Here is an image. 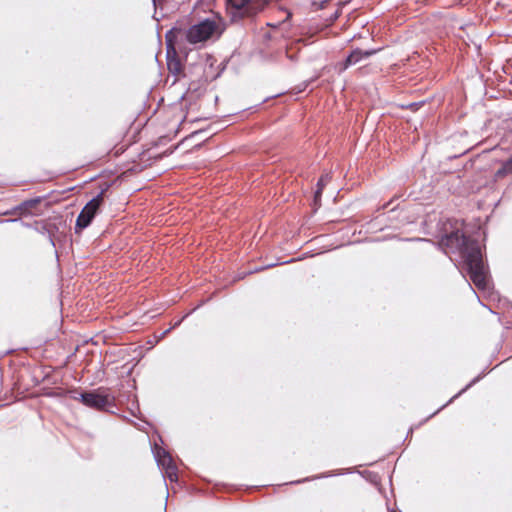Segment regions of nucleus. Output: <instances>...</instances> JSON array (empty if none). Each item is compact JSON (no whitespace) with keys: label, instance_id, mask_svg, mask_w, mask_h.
Segmentation results:
<instances>
[{"label":"nucleus","instance_id":"obj_25","mask_svg":"<svg viewBox=\"0 0 512 512\" xmlns=\"http://www.w3.org/2000/svg\"><path fill=\"white\" fill-rule=\"evenodd\" d=\"M191 312H189L188 314H186L182 319H180L179 321H177L174 325V327H177L178 325H180V323L183 321V319H185Z\"/></svg>","mask_w":512,"mask_h":512},{"label":"nucleus","instance_id":"obj_9","mask_svg":"<svg viewBox=\"0 0 512 512\" xmlns=\"http://www.w3.org/2000/svg\"><path fill=\"white\" fill-rule=\"evenodd\" d=\"M168 71L175 76L183 73V65L181 59L177 55L176 49H168L166 54Z\"/></svg>","mask_w":512,"mask_h":512},{"label":"nucleus","instance_id":"obj_4","mask_svg":"<svg viewBox=\"0 0 512 512\" xmlns=\"http://www.w3.org/2000/svg\"><path fill=\"white\" fill-rule=\"evenodd\" d=\"M108 188L102 189L96 196L89 200L82 208L77 216L75 223V233L80 234L86 229L99 213L100 208L104 202V193Z\"/></svg>","mask_w":512,"mask_h":512},{"label":"nucleus","instance_id":"obj_3","mask_svg":"<svg viewBox=\"0 0 512 512\" xmlns=\"http://www.w3.org/2000/svg\"><path fill=\"white\" fill-rule=\"evenodd\" d=\"M224 32L221 19L206 18L192 26L185 32V38L190 44L204 43L208 40L218 39Z\"/></svg>","mask_w":512,"mask_h":512},{"label":"nucleus","instance_id":"obj_30","mask_svg":"<svg viewBox=\"0 0 512 512\" xmlns=\"http://www.w3.org/2000/svg\"><path fill=\"white\" fill-rule=\"evenodd\" d=\"M153 18H154L155 20L159 21L158 17H156V12L154 13Z\"/></svg>","mask_w":512,"mask_h":512},{"label":"nucleus","instance_id":"obj_28","mask_svg":"<svg viewBox=\"0 0 512 512\" xmlns=\"http://www.w3.org/2000/svg\"><path fill=\"white\" fill-rule=\"evenodd\" d=\"M389 204H390V202H388V203L384 204V205L382 206V208H381V209H385V208H387V207L389 206Z\"/></svg>","mask_w":512,"mask_h":512},{"label":"nucleus","instance_id":"obj_31","mask_svg":"<svg viewBox=\"0 0 512 512\" xmlns=\"http://www.w3.org/2000/svg\"><path fill=\"white\" fill-rule=\"evenodd\" d=\"M412 432H413V428H410L408 435L411 434Z\"/></svg>","mask_w":512,"mask_h":512},{"label":"nucleus","instance_id":"obj_11","mask_svg":"<svg viewBox=\"0 0 512 512\" xmlns=\"http://www.w3.org/2000/svg\"><path fill=\"white\" fill-rule=\"evenodd\" d=\"M329 180V175H322L316 184V190L314 191L313 196V204L315 206V210H317L318 207L321 205V197L324 187L326 186L327 182Z\"/></svg>","mask_w":512,"mask_h":512},{"label":"nucleus","instance_id":"obj_5","mask_svg":"<svg viewBox=\"0 0 512 512\" xmlns=\"http://www.w3.org/2000/svg\"><path fill=\"white\" fill-rule=\"evenodd\" d=\"M152 452L154 454V458L157 465L165 470V474L169 478V480L177 481L178 469L171 455L166 450L157 446L156 444L152 447Z\"/></svg>","mask_w":512,"mask_h":512},{"label":"nucleus","instance_id":"obj_14","mask_svg":"<svg viewBox=\"0 0 512 512\" xmlns=\"http://www.w3.org/2000/svg\"><path fill=\"white\" fill-rule=\"evenodd\" d=\"M512 174V156L502 163V166L495 172V178H503Z\"/></svg>","mask_w":512,"mask_h":512},{"label":"nucleus","instance_id":"obj_16","mask_svg":"<svg viewBox=\"0 0 512 512\" xmlns=\"http://www.w3.org/2000/svg\"><path fill=\"white\" fill-rule=\"evenodd\" d=\"M72 391H73V388H71V389H58L56 391H52V392L48 393L47 395L50 396V397H57V398H62V397L69 396L72 399V394H73Z\"/></svg>","mask_w":512,"mask_h":512},{"label":"nucleus","instance_id":"obj_8","mask_svg":"<svg viewBox=\"0 0 512 512\" xmlns=\"http://www.w3.org/2000/svg\"><path fill=\"white\" fill-rule=\"evenodd\" d=\"M27 227H32L30 224H24ZM33 229L39 234L47 236L50 244L55 247V235L59 231V225L52 220H40L36 221L33 225Z\"/></svg>","mask_w":512,"mask_h":512},{"label":"nucleus","instance_id":"obj_20","mask_svg":"<svg viewBox=\"0 0 512 512\" xmlns=\"http://www.w3.org/2000/svg\"><path fill=\"white\" fill-rule=\"evenodd\" d=\"M15 214L19 215V211L17 209V205L12 207L10 210H7L6 212H4V215H15Z\"/></svg>","mask_w":512,"mask_h":512},{"label":"nucleus","instance_id":"obj_7","mask_svg":"<svg viewBox=\"0 0 512 512\" xmlns=\"http://www.w3.org/2000/svg\"><path fill=\"white\" fill-rule=\"evenodd\" d=\"M378 52L377 49H368L362 50L360 48L353 49L346 58L337 64V69L339 73L344 72L350 66L359 63L364 58H369Z\"/></svg>","mask_w":512,"mask_h":512},{"label":"nucleus","instance_id":"obj_6","mask_svg":"<svg viewBox=\"0 0 512 512\" xmlns=\"http://www.w3.org/2000/svg\"><path fill=\"white\" fill-rule=\"evenodd\" d=\"M256 0H227L232 20L242 19L254 13Z\"/></svg>","mask_w":512,"mask_h":512},{"label":"nucleus","instance_id":"obj_18","mask_svg":"<svg viewBox=\"0 0 512 512\" xmlns=\"http://www.w3.org/2000/svg\"><path fill=\"white\" fill-rule=\"evenodd\" d=\"M318 78V76L316 77H313L311 78L310 80H307L305 81L302 85H303V88L299 89V92L305 90L311 83H313L316 79Z\"/></svg>","mask_w":512,"mask_h":512},{"label":"nucleus","instance_id":"obj_10","mask_svg":"<svg viewBox=\"0 0 512 512\" xmlns=\"http://www.w3.org/2000/svg\"><path fill=\"white\" fill-rule=\"evenodd\" d=\"M47 198V195L37 196L34 198L26 199L17 205L20 216L32 215V210L37 208L43 200Z\"/></svg>","mask_w":512,"mask_h":512},{"label":"nucleus","instance_id":"obj_2","mask_svg":"<svg viewBox=\"0 0 512 512\" xmlns=\"http://www.w3.org/2000/svg\"><path fill=\"white\" fill-rule=\"evenodd\" d=\"M72 393L73 400H78L86 407L97 411L111 412V409L116 406L114 397L103 387L83 391L74 387Z\"/></svg>","mask_w":512,"mask_h":512},{"label":"nucleus","instance_id":"obj_15","mask_svg":"<svg viewBox=\"0 0 512 512\" xmlns=\"http://www.w3.org/2000/svg\"><path fill=\"white\" fill-rule=\"evenodd\" d=\"M342 474H344V473L341 470L340 471H332V472H328V473H325V474H322V475H317V476H313V477H306L304 479H300V480H296V481H291V482H289V484L295 485V484H300V483L308 482V481H311V480H314V479H319V478H322V477H330V476L342 475Z\"/></svg>","mask_w":512,"mask_h":512},{"label":"nucleus","instance_id":"obj_17","mask_svg":"<svg viewBox=\"0 0 512 512\" xmlns=\"http://www.w3.org/2000/svg\"><path fill=\"white\" fill-rule=\"evenodd\" d=\"M277 265H279V263H271V264H268L266 266H262V267L256 268L255 270L250 271L249 274L254 273V272H259V271H262V270L267 269V268H272V267H275Z\"/></svg>","mask_w":512,"mask_h":512},{"label":"nucleus","instance_id":"obj_19","mask_svg":"<svg viewBox=\"0 0 512 512\" xmlns=\"http://www.w3.org/2000/svg\"><path fill=\"white\" fill-rule=\"evenodd\" d=\"M422 105V102H413L411 104L408 105V108L411 110V111H416L418 110V108Z\"/></svg>","mask_w":512,"mask_h":512},{"label":"nucleus","instance_id":"obj_13","mask_svg":"<svg viewBox=\"0 0 512 512\" xmlns=\"http://www.w3.org/2000/svg\"><path fill=\"white\" fill-rule=\"evenodd\" d=\"M181 31H182L181 28H177V27H173L167 31V33L165 35L167 50L175 49L177 37H178V34L181 33Z\"/></svg>","mask_w":512,"mask_h":512},{"label":"nucleus","instance_id":"obj_24","mask_svg":"<svg viewBox=\"0 0 512 512\" xmlns=\"http://www.w3.org/2000/svg\"><path fill=\"white\" fill-rule=\"evenodd\" d=\"M173 329V327H170L168 328L167 330H165L162 334H161V338L165 337L168 333H170V331Z\"/></svg>","mask_w":512,"mask_h":512},{"label":"nucleus","instance_id":"obj_22","mask_svg":"<svg viewBox=\"0 0 512 512\" xmlns=\"http://www.w3.org/2000/svg\"><path fill=\"white\" fill-rule=\"evenodd\" d=\"M174 149L166 150L162 155L159 156V158H162L163 156H168L171 153H173Z\"/></svg>","mask_w":512,"mask_h":512},{"label":"nucleus","instance_id":"obj_21","mask_svg":"<svg viewBox=\"0 0 512 512\" xmlns=\"http://www.w3.org/2000/svg\"><path fill=\"white\" fill-rule=\"evenodd\" d=\"M167 1L168 0H152L155 9H157L158 6H161L162 4H164Z\"/></svg>","mask_w":512,"mask_h":512},{"label":"nucleus","instance_id":"obj_27","mask_svg":"<svg viewBox=\"0 0 512 512\" xmlns=\"http://www.w3.org/2000/svg\"><path fill=\"white\" fill-rule=\"evenodd\" d=\"M288 57H289L291 60H293V61L296 59V56H294V55H288Z\"/></svg>","mask_w":512,"mask_h":512},{"label":"nucleus","instance_id":"obj_1","mask_svg":"<svg viewBox=\"0 0 512 512\" xmlns=\"http://www.w3.org/2000/svg\"><path fill=\"white\" fill-rule=\"evenodd\" d=\"M451 231L444 228L437 243L427 238H415L416 241L428 242L435 245L439 250L446 252V249L453 253L458 252L461 257L460 268L461 274H467L472 283L481 291L490 289V273L487 263L482 254V248L477 239L464 233L460 228L454 227L450 223Z\"/></svg>","mask_w":512,"mask_h":512},{"label":"nucleus","instance_id":"obj_23","mask_svg":"<svg viewBox=\"0 0 512 512\" xmlns=\"http://www.w3.org/2000/svg\"><path fill=\"white\" fill-rule=\"evenodd\" d=\"M173 329V327H170L168 328L167 330H165L162 334H161V338L165 337L168 333H170V331Z\"/></svg>","mask_w":512,"mask_h":512},{"label":"nucleus","instance_id":"obj_29","mask_svg":"<svg viewBox=\"0 0 512 512\" xmlns=\"http://www.w3.org/2000/svg\"><path fill=\"white\" fill-rule=\"evenodd\" d=\"M294 261H296V259L293 258V259H290V260L286 261L285 263H292Z\"/></svg>","mask_w":512,"mask_h":512},{"label":"nucleus","instance_id":"obj_12","mask_svg":"<svg viewBox=\"0 0 512 512\" xmlns=\"http://www.w3.org/2000/svg\"><path fill=\"white\" fill-rule=\"evenodd\" d=\"M484 373L483 374H480L478 375L477 377H475L474 379H472L463 389H461L456 395H454L446 404L442 405L436 412L432 413L430 416H428L424 422H426L427 420H429L430 418H432L434 415H436L440 410H442L443 408H445L447 405H449L450 403H452L454 401V399H456L457 397H459L461 394H463L464 392H466L469 388H471L473 385H475L478 381H480V379L483 377Z\"/></svg>","mask_w":512,"mask_h":512},{"label":"nucleus","instance_id":"obj_26","mask_svg":"<svg viewBox=\"0 0 512 512\" xmlns=\"http://www.w3.org/2000/svg\"><path fill=\"white\" fill-rule=\"evenodd\" d=\"M15 221H17V219H6V220H4V222H15Z\"/></svg>","mask_w":512,"mask_h":512}]
</instances>
